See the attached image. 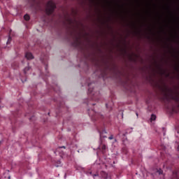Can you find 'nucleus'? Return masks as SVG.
<instances>
[{"label": "nucleus", "mask_w": 179, "mask_h": 179, "mask_svg": "<svg viewBox=\"0 0 179 179\" xmlns=\"http://www.w3.org/2000/svg\"><path fill=\"white\" fill-rule=\"evenodd\" d=\"M54 9H55V3L51 1H48L45 8L47 15H52Z\"/></svg>", "instance_id": "f257e3e1"}, {"label": "nucleus", "mask_w": 179, "mask_h": 179, "mask_svg": "<svg viewBox=\"0 0 179 179\" xmlns=\"http://www.w3.org/2000/svg\"><path fill=\"white\" fill-rule=\"evenodd\" d=\"M90 84L88 85L89 88H88V94H90V96H94L92 98V100H96V97L100 94V92L97 91L96 88H92L90 87Z\"/></svg>", "instance_id": "f03ea898"}, {"label": "nucleus", "mask_w": 179, "mask_h": 179, "mask_svg": "<svg viewBox=\"0 0 179 179\" xmlns=\"http://www.w3.org/2000/svg\"><path fill=\"white\" fill-rule=\"evenodd\" d=\"M25 57L27 59H33L34 58V56H33V54L31 52H27L25 54Z\"/></svg>", "instance_id": "7ed1b4c3"}, {"label": "nucleus", "mask_w": 179, "mask_h": 179, "mask_svg": "<svg viewBox=\"0 0 179 179\" xmlns=\"http://www.w3.org/2000/svg\"><path fill=\"white\" fill-rule=\"evenodd\" d=\"M106 134H107V131H106V130H103L101 132L99 133L100 138H107Z\"/></svg>", "instance_id": "20e7f679"}, {"label": "nucleus", "mask_w": 179, "mask_h": 179, "mask_svg": "<svg viewBox=\"0 0 179 179\" xmlns=\"http://www.w3.org/2000/svg\"><path fill=\"white\" fill-rule=\"evenodd\" d=\"M89 115L90 117H91L92 120H93L94 121L96 120V118L99 117V114L95 113L94 115H92V113H89Z\"/></svg>", "instance_id": "39448f33"}, {"label": "nucleus", "mask_w": 179, "mask_h": 179, "mask_svg": "<svg viewBox=\"0 0 179 179\" xmlns=\"http://www.w3.org/2000/svg\"><path fill=\"white\" fill-rule=\"evenodd\" d=\"M102 153H106V150H107V145L103 144L101 146Z\"/></svg>", "instance_id": "423d86ee"}, {"label": "nucleus", "mask_w": 179, "mask_h": 179, "mask_svg": "<svg viewBox=\"0 0 179 179\" xmlns=\"http://www.w3.org/2000/svg\"><path fill=\"white\" fill-rule=\"evenodd\" d=\"M156 174H158V176H163V171L161 169H159L157 171Z\"/></svg>", "instance_id": "0eeeda50"}, {"label": "nucleus", "mask_w": 179, "mask_h": 179, "mask_svg": "<svg viewBox=\"0 0 179 179\" xmlns=\"http://www.w3.org/2000/svg\"><path fill=\"white\" fill-rule=\"evenodd\" d=\"M156 120V115L152 114L151 115V117H150V121L152 122V121H155Z\"/></svg>", "instance_id": "6e6552de"}, {"label": "nucleus", "mask_w": 179, "mask_h": 179, "mask_svg": "<svg viewBox=\"0 0 179 179\" xmlns=\"http://www.w3.org/2000/svg\"><path fill=\"white\" fill-rule=\"evenodd\" d=\"M24 20H29L30 16H29V15H24Z\"/></svg>", "instance_id": "1a4fd4ad"}, {"label": "nucleus", "mask_w": 179, "mask_h": 179, "mask_svg": "<svg viewBox=\"0 0 179 179\" xmlns=\"http://www.w3.org/2000/svg\"><path fill=\"white\" fill-rule=\"evenodd\" d=\"M173 100H176V101L179 102V95H176L173 97Z\"/></svg>", "instance_id": "9d476101"}, {"label": "nucleus", "mask_w": 179, "mask_h": 179, "mask_svg": "<svg viewBox=\"0 0 179 179\" xmlns=\"http://www.w3.org/2000/svg\"><path fill=\"white\" fill-rule=\"evenodd\" d=\"M29 70H30V67H26L24 69V73H27V71H29Z\"/></svg>", "instance_id": "9b49d317"}, {"label": "nucleus", "mask_w": 179, "mask_h": 179, "mask_svg": "<svg viewBox=\"0 0 179 179\" xmlns=\"http://www.w3.org/2000/svg\"><path fill=\"white\" fill-rule=\"evenodd\" d=\"M10 41H12V38H10V36L8 37V40L6 42V44H9L10 43Z\"/></svg>", "instance_id": "f8f14e48"}, {"label": "nucleus", "mask_w": 179, "mask_h": 179, "mask_svg": "<svg viewBox=\"0 0 179 179\" xmlns=\"http://www.w3.org/2000/svg\"><path fill=\"white\" fill-rule=\"evenodd\" d=\"M62 157H63L64 159L69 157V155L67 154H63V155H61Z\"/></svg>", "instance_id": "ddd939ff"}, {"label": "nucleus", "mask_w": 179, "mask_h": 179, "mask_svg": "<svg viewBox=\"0 0 179 179\" xmlns=\"http://www.w3.org/2000/svg\"><path fill=\"white\" fill-rule=\"evenodd\" d=\"M108 139H110V141L114 139V136L113 134H111L109 137Z\"/></svg>", "instance_id": "4468645a"}, {"label": "nucleus", "mask_w": 179, "mask_h": 179, "mask_svg": "<svg viewBox=\"0 0 179 179\" xmlns=\"http://www.w3.org/2000/svg\"><path fill=\"white\" fill-rule=\"evenodd\" d=\"M65 149V146H62V147H59V148H57V152H59V149Z\"/></svg>", "instance_id": "2eb2a0df"}, {"label": "nucleus", "mask_w": 179, "mask_h": 179, "mask_svg": "<svg viewBox=\"0 0 179 179\" xmlns=\"http://www.w3.org/2000/svg\"><path fill=\"white\" fill-rule=\"evenodd\" d=\"M97 176H99V174H94V175H93L94 178L95 177H97Z\"/></svg>", "instance_id": "dca6fc26"}, {"label": "nucleus", "mask_w": 179, "mask_h": 179, "mask_svg": "<svg viewBox=\"0 0 179 179\" xmlns=\"http://www.w3.org/2000/svg\"><path fill=\"white\" fill-rule=\"evenodd\" d=\"M106 108H108V104H106Z\"/></svg>", "instance_id": "f3484780"}, {"label": "nucleus", "mask_w": 179, "mask_h": 179, "mask_svg": "<svg viewBox=\"0 0 179 179\" xmlns=\"http://www.w3.org/2000/svg\"><path fill=\"white\" fill-rule=\"evenodd\" d=\"M115 142H117V139H115Z\"/></svg>", "instance_id": "a211bd4d"}, {"label": "nucleus", "mask_w": 179, "mask_h": 179, "mask_svg": "<svg viewBox=\"0 0 179 179\" xmlns=\"http://www.w3.org/2000/svg\"><path fill=\"white\" fill-rule=\"evenodd\" d=\"M92 113H94V110H92Z\"/></svg>", "instance_id": "6ab92c4d"}, {"label": "nucleus", "mask_w": 179, "mask_h": 179, "mask_svg": "<svg viewBox=\"0 0 179 179\" xmlns=\"http://www.w3.org/2000/svg\"><path fill=\"white\" fill-rule=\"evenodd\" d=\"M136 115H137V117H138V113H136Z\"/></svg>", "instance_id": "aec40b11"}]
</instances>
